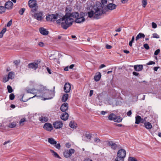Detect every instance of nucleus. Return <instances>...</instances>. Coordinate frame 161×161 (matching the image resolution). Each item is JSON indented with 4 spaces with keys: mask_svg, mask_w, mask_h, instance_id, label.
<instances>
[{
    "mask_svg": "<svg viewBox=\"0 0 161 161\" xmlns=\"http://www.w3.org/2000/svg\"><path fill=\"white\" fill-rule=\"evenodd\" d=\"M126 154V151L125 149H120L119 150L117 153V157L124 159Z\"/></svg>",
    "mask_w": 161,
    "mask_h": 161,
    "instance_id": "8",
    "label": "nucleus"
},
{
    "mask_svg": "<svg viewBox=\"0 0 161 161\" xmlns=\"http://www.w3.org/2000/svg\"><path fill=\"white\" fill-rule=\"evenodd\" d=\"M14 63L16 65H17L19 63V61L18 60H16L14 61Z\"/></svg>",
    "mask_w": 161,
    "mask_h": 161,
    "instance_id": "60",
    "label": "nucleus"
},
{
    "mask_svg": "<svg viewBox=\"0 0 161 161\" xmlns=\"http://www.w3.org/2000/svg\"><path fill=\"white\" fill-rule=\"evenodd\" d=\"M143 47L145 48V49L147 50H148L149 49V47L147 43H146L144 44Z\"/></svg>",
    "mask_w": 161,
    "mask_h": 161,
    "instance_id": "47",
    "label": "nucleus"
},
{
    "mask_svg": "<svg viewBox=\"0 0 161 161\" xmlns=\"http://www.w3.org/2000/svg\"><path fill=\"white\" fill-rule=\"evenodd\" d=\"M69 95L67 93L64 94L62 97V101L64 102H66L68 99Z\"/></svg>",
    "mask_w": 161,
    "mask_h": 161,
    "instance_id": "32",
    "label": "nucleus"
},
{
    "mask_svg": "<svg viewBox=\"0 0 161 161\" xmlns=\"http://www.w3.org/2000/svg\"><path fill=\"white\" fill-rule=\"evenodd\" d=\"M85 136L86 138L88 139H90L92 137L91 135L89 134H86L85 135Z\"/></svg>",
    "mask_w": 161,
    "mask_h": 161,
    "instance_id": "48",
    "label": "nucleus"
},
{
    "mask_svg": "<svg viewBox=\"0 0 161 161\" xmlns=\"http://www.w3.org/2000/svg\"><path fill=\"white\" fill-rule=\"evenodd\" d=\"M9 80V78L8 77V75H6L3 78V81L4 82H7Z\"/></svg>",
    "mask_w": 161,
    "mask_h": 161,
    "instance_id": "40",
    "label": "nucleus"
},
{
    "mask_svg": "<svg viewBox=\"0 0 161 161\" xmlns=\"http://www.w3.org/2000/svg\"><path fill=\"white\" fill-rule=\"evenodd\" d=\"M94 18L95 19H98L100 18V16L102 14L105 13V11L102 10L101 7H94Z\"/></svg>",
    "mask_w": 161,
    "mask_h": 161,
    "instance_id": "2",
    "label": "nucleus"
},
{
    "mask_svg": "<svg viewBox=\"0 0 161 161\" xmlns=\"http://www.w3.org/2000/svg\"><path fill=\"white\" fill-rule=\"evenodd\" d=\"M9 97L10 100H12L14 99L15 96L13 93H11L9 95Z\"/></svg>",
    "mask_w": 161,
    "mask_h": 161,
    "instance_id": "42",
    "label": "nucleus"
},
{
    "mask_svg": "<svg viewBox=\"0 0 161 161\" xmlns=\"http://www.w3.org/2000/svg\"><path fill=\"white\" fill-rule=\"evenodd\" d=\"M131 110H130L127 113V114L128 116H130L131 115Z\"/></svg>",
    "mask_w": 161,
    "mask_h": 161,
    "instance_id": "59",
    "label": "nucleus"
},
{
    "mask_svg": "<svg viewBox=\"0 0 161 161\" xmlns=\"http://www.w3.org/2000/svg\"><path fill=\"white\" fill-rule=\"evenodd\" d=\"M102 3L103 4H105L107 3V0H102Z\"/></svg>",
    "mask_w": 161,
    "mask_h": 161,
    "instance_id": "61",
    "label": "nucleus"
},
{
    "mask_svg": "<svg viewBox=\"0 0 161 161\" xmlns=\"http://www.w3.org/2000/svg\"><path fill=\"white\" fill-rule=\"evenodd\" d=\"M43 128L47 130L50 131L53 129V127L52 124L48 123H47L44 124Z\"/></svg>",
    "mask_w": 161,
    "mask_h": 161,
    "instance_id": "14",
    "label": "nucleus"
},
{
    "mask_svg": "<svg viewBox=\"0 0 161 161\" xmlns=\"http://www.w3.org/2000/svg\"><path fill=\"white\" fill-rule=\"evenodd\" d=\"M8 91L9 93H11L13 92V90L12 87L9 85H8L7 86Z\"/></svg>",
    "mask_w": 161,
    "mask_h": 161,
    "instance_id": "39",
    "label": "nucleus"
},
{
    "mask_svg": "<svg viewBox=\"0 0 161 161\" xmlns=\"http://www.w3.org/2000/svg\"><path fill=\"white\" fill-rule=\"evenodd\" d=\"M8 77L9 78V79H13L14 78V72H9L8 75Z\"/></svg>",
    "mask_w": 161,
    "mask_h": 161,
    "instance_id": "33",
    "label": "nucleus"
},
{
    "mask_svg": "<svg viewBox=\"0 0 161 161\" xmlns=\"http://www.w3.org/2000/svg\"><path fill=\"white\" fill-rule=\"evenodd\" d=\"M87 14L88 17L91 18L93 17L94 18V14L93 11L92 10L91 11L88 12Z\"/></svg>",
    "mask_w": 161,
    "mask_h": 161,
    "instance_id": "34",
    "label": "nucleus"
},
{
    "mask_svg": "<svg viewBox=\"0 0 161 161\" xmlns=\"http://www.w3.org/2000/svg\"><path fill=\"white\" fill-rule=\"evenodd\" d=\"M40 33L42 35H47L48 34V31L44 28H40L39 29Z\"/></svg>",
    "mask_w": 161,
    "mask_h": 161,
    "instance_id": "20",
    "label": "nucleus"
},
{
    "mask_svg": "<svg viewBox=\"0 0 161 161\" xmlns=\"http://www.w3.org/2000/svg\"><path fill=\"white\" fill-rule=\"evenodd\" d=\"M68 108V104L67 103H64L60 107V109L62 112H65Z\"/></svg>",
    "mask_w": 161,
    "mask_h": 161,
    "instance_id": "16",
    "label": "nucleus"
},
{
    "mask_svg": "<svg viewBox=\"0 0 161 161\" xmlns=\"http://www.w3.org/2000/svg\"><path fill=\"white\" fill-rule=\"evenodd\" d=\"M49 58L51 60H54L56 59V58L54 57V55H51L49 56Z\"/></svg>",
    "mask_w": 161,
    "mask_h": 161,
    "instance_id": "53",
    "label": "nucleus"
},
{
    "mask_svg": "<svg viewBox=\"0 0 161 161\" xmlns=\"http://www.w3.org/2000/svg\"><path fill=\"white\" fill-rule=\"evenodd\" d=\"M106 47L108 49H111L112 48V46L110 45H106Z\"/></svg>",
    "mask_w": 161,
    "mask_h": 161,
    "instance_id": "63",
    "label": "nucleus"
},
{
    "mask_svg": "<svg viewBox=\"0 0 161 161\" xmlns=\"http://www.w3.org/2000/svg\"><path fill=\"white\" fill-rule=\"evenodd\" d=\"M132 73L134 75L136 76H138L139 74V73L136 72H133Z\"/></svg>",
    "mask_w": 161,
    "mask_h": 161,
    "instance_id": "62",
    "label": "nucleus"
},
{
    "mask_svg": "<svg viewBox=\"0 0 161 161\" xmlns=\"http://www.w3.org/2000/svg\"><path fill=\"white\" fill-rule=\"evenodd\" d=\"M50 151L51 153H52L53 155V157L55 158H58L59 159H61V158L60 156L58 154L53 150L51 149Z\"/></svg>",
    "mask_w": 161,
    "mask_h": 161,
    "instance_id": "27",
    "label": "nucleus"
},
{
    "mask_svg": "<svg viewBox=\"0 0 161 161\" xmlns=\"http://www.w3.org/2000/svg\"><path fill=\"white\" fill-rule=\"evenodd\" d=\"M134 39L135 37L134 36H132V38L131 40L129 42V44L130 47H131L132 46V44L133 42L134 41Z\"/></svg>",
    "mask_w": 161,
    "mask_h": 161,
    "instance_id": "41",
    "label": "nucleus"
},
{
    "mask_svg": "<svg viewBox=\"0 0 161 161\" xmlns=\"http://www.w3.org/2000/svg\"><path fill=\"white\" fill-rule=\"evenodd\" d=\"M155 64V62H154L152 61H150L147 64V65H150L152 64Z\"/></svg>",
    "mask_w": 161,
    "mask_h": 161,
    "instance_id": "50",
    "label": "nucleus"
},
{
    "mask_svg": "<svg viewBox=\"0 0 161 161\" xmlns=\"http://www.w3.org/2000/svg\"><path fill=\"white\" fill-rule=\"evenodd\" d=\"M145 37V35L144 34L142 33H139L136 36V40L137 41L140 38H144Z\"/></svg>",
    "mask_w": 161,
    "mask_h": 161,
    "instance_id": "28",
    "label": "nucleus"
},
{
    "mask_svg": "<svg viewBox=\"0 0 161 161\" xmlns=\"http://www.w3.org/2000/svg\"><path fill=\"white\" fill-rule=\"evenodd\" d=\"M27 93L33 94H37L38 95L37 96V97H40L41 96V95L40 94L41 93V92L40 90H38L34 88L33 89H29L27 88L26 89Z\"/></svg>",
    "mask_w": 161,
    "mask_h": 161,
    "instance_id": "7",
    "label": "nucleus"
},
{
    "mask_svg": "<svg viewBox=\"0 0 161 161\" xmlns=\"http://www.w3.org/2000/svg\"><path fill=\"white\" fill-rule=\"evenodd\" d=\"M108 118L110 120H113L118 123L120 122L122 119L119 116H116L114 114L111 113L108 116Z\"/></svg>",
    "mask_w": 161,
    "mask_h": 161,
    "instance_id": "3",
    "label": "nucleus"
},
{
    "mask_svg": "<svg viewBox=\"0 0 161 161\" xmlns=\"http://www.w3.org/2000/svg\"><path fill=\"white\" fill-rule=\"evenodd\" d=\"M144 124L145 127L147 129H151L152 128L151 123L148 122H145Z\"/></svg>",
    "mask_w": 161,
    "mask_h": 161,
    "instance_id": "24",
    "label": "nucleus"
},
{
    "mask_svg": "<svg viewBox=\"0 0 161 161\" xmlns=\"http://www.w3.org/2000/svg\"><path fill=\"white\" fill-rule=\"evenodd\" d=\"M101 76V73L100 72H98L94 76V79L96 81H98L100 79Z\"/></svg>",
    "mask_w": 161,
    "mask_h": 161,
    "instance_id": "23",
    "label": "nucleus"
},
{
    "mask_svg": "<svg viewBox=\"0 0 161 161\" xmlns=\"http://www.w3.org/2000/svg\"><path fill=\"white\" fill-rule=\"evenodd\" d=\"M25 8H21L19 11V14L21 15H22L25 12Z\"/></svg>",
    "mask_w": 161,
    "mask_h": 161,
    "instance_id": "46",
    "label": "nucleus"
},
{
    "mask_svg": "<svg viewBox=\"0 0 161 161\" xmlns=\"http://www.w3.org/2000/svg\"><path fill=\"white\" fill-rule=\"evenodd\" d=\"M53 125L55 128L59 129L62 127L63 124L62 122L57 121L54 122Z\"/></svg>",
    "mask_w": 161,
    "mask_h": 161,
    "instance_id": "13",
    "label": "nucleus"
},
{
    "mask_svg": "<svg viewBox=\"0 0 161 161\" xmlns=\"http://www.w3.org/2000/svg\"><path fill=\"white\" fill-rule=\"evenodd\" d=\"M152 27L153 28H156L157 27V24L154 22L152 23Z\"/></svg>",
    "mask_w": 161,
    "mask_h": 161,
    "instance_id": "54",
    "label": "nucleus"
},
{
    "mask_svg": "<svg viewBox=\"0 0 161 161\" xmlns=\"http://www.w3.org/2000/svg\"><path fill=\"white\" fill-rule=\"evenodd\" d=\"M84 161H92V160L88 158H85Z\"/></svg>",
    "mask_w": 161,
    "mask_h": 161,
    "instance_id": "64",
    "label": "nucleus"
},
{
    "mask_svg": "<svg viewBox=\"0 0 161 161\" xmlns=\"http://www.w3.org/2000/svg\"><path fill=\"white\" fill-rule=\"evenodd\" d=\"M83 13H81L79 17H78L75 20V22L77 23H81L84 22L85 20V19L84 17V16L83 15Z\"/></svg>",
    "mask_w": 161,
    "mask_h": 161,
    "instance_id": "12",
    "label": "nucleus"
},
{
    "mask_svg": "<svg viewBox=\"0 0 161 161\" xmlns=\"http://www.w3.org/2000/svg\"><path fill=\"white\" fill-rule=\"evenodd\" d=\"M66 146L67 148H69L71 147V144L69 143H67L66 144Z\"/></svg>",
    "mask_w": 161,
    "mask_h": 161,
    "instance_id": "58",
    "label": "nucleus"
},
{
    "mask_svg": "<svg viewBox=\"0 0 161 161\" xmlns=\"http://www.w3.org/2000/svg\"><path fill=\"white\" fill-rule=\"evenodd\" d=\"M36 1L34 0H30L29 1V5L30 8H34L36 6Z\"/></svg>",
    "mask_w": 161,
    "mask_h": 161,
    "instance_id": "19",
    "label": "nucleus"
},
{
    "mask_svg": "<svg viewBox=\"0 0 161 161\" xmlns=\"http://www.w3.org/2000/svg\"><path fill=\"white\" fill-rule=\"evenodd\" d=\"M69 126L72 128H76L77 127V124L74 121H71L69 123Z\"/></svg>",
    "mask_w": 161,
    "mask_h": 161,
    "instance_id": "30",
    "label": "nucleus"
},
{
    "mask_svg": "<svg viewBox=\"0 0 161 161\" xmlns=\"http://www.w3.org/2000/svg\"><path fill=\"white\" fill-rule=\"evenodd\" d=\"M69 15L70 17H73V18L77 19L78 17H79L80 15L78 12H75L70 14Z\"/></svg>",
    "mask_w": 161,
    "mask_h": 161,
    "instance_id": "25",
    "label": "nucleus"
},
{
    "mask_svg": "<svg viewBox=\"0 0 161 161\" xmlns=\"http://www.w3.org/2000/svg\"><path fill=\"white\" fill-rule=\"evenodd\" d=\"M60 18V16L58 14H51L47 16L46 17V20L47 21L54 22L58 18Z\"/></svg>",
    "mask_w": 161,
    "mask_h": 161,
    "instance_id": "5",
    "label": "nucleus"
},
{
    "mask_svg": "<svg viewBox=\"0 0 161 161\" xmlns=\"http://www.w3.org/2000/svg\"><path fill=\"white\" fill-rule=\"evenodd\" d=\"M38 45L41 47H42L44 46V43L42 42H40L39 43Z\"/></svg>",
    "mask_w": 161,
    "mask_h": 161,
    "instance_id": "57",
    "label": "nucleus"
},
{
    "mask_svg": "<svg viewBox=\"0 0 161 161\" xmlns=\"http://www.w3.org/2000/svg\"><path fill=\"white\" fill-rule=\"evenodd\" d=\"M68 113L65 112L62 114L61 118L62 120L65 121L68 119Z\"/></svg>",
    "mask_w": 161,
    "mask_h": 161,
    "instance_id": "22",
    "label": "nucleus"
},
{
    "mask_svg": "<svg viewBox=\"0 0 161 161\" xmlns=\"http://www.w3.org/2000/svg\"><path fill=\"white\" fill-rule=\"evenodd\" d=\"M7 29L6 28H4L0 32V38H2L3 37V34L6 31Z\"/></svg>",
    "mask_w": 161,
    "mask_h": 161,
    "instance_id": "37",
    "label": "nucleus"
},
{
    "mask_svg": "<svg viewBox=\"0 0 161 161\" xmlns=\"http://www.w3.org/2000/svg\"><path fill=\"white\" fill-rule=\"evenodd\" d=\"M16 125V123L15 122H13L9 124L8 127L10 128H13L15 127Z\"/></svg>",
    "mask_w": 161,
    "mask_h": 161,
    "instance_id": "35",
    "label": "nucleus"
},
{
    "mask_svg": "<svg viewBox=\"0 0 161 161\" xmlns=\"http://www.w3.org/2000/svg\"><path fill=\"white\" fill-rule=\"evenodd\" d=\"M12 23V20H11L10 21H9L7 23V27H9L11 25Z\"/></svg>",
    "mask_w": 161,
    "mask_h": 161,
    "instance_id": "55",
    "label": "nucleus"
},
{
    "mask_svg": "<svg viewBox=\"0 0 161 161\" xmlns=\"http://www.w3.org/2000/svg\"><path fill=\"white\" fill-rule=\"evenodd\" d=\"M107 142L108 145L111 147V148L113 150L116 149L119 146L112 141H107Z\"/></svg>",
    "mask_w": 161,
    "mask_h": 161,
    "instance_id": "11",
    "label": "nucleus"
},
{
    "mask_svg": "<svg viewBox=\"0 0 161 161\" xmlns=\"http://www.w3.org/2000/svg\"><path fill=\"white\" fill-rule=\"evenodd\" d=\"M48 142L52 145L56 144L57 143V142L53 138H49L48 139Z\"/></svg>",
    "mask_w": 161,
    "mask_h": 161,
    "instance_id": "29",
    "label": "nucleus"
},
{
    "mask_svg": "<svg viewBox=\"0 0 161 161\" xmlns=\"http://www.w3.org/2000/svg\"><path fill=\"white\" fill-rule=\"evenodd\" d=\"M46 95H44L46 97V98H45V100L49 99L52 98L54 96L53 92L51 91L47 90L46 92Z\"/></svg>",
    "mask_w": 161,
    "mask_h": 161,
    "instance_id": "10",
    "label": "nucleus"
},
{
    "mask_svg": "<svg viewBox=\"0 0 161 161\" xmlns=\"http://www.w3.org/2000/svg\"><path fill=\"white\" fill-rule=\"evenodd\" d=\"M26 119L25 118H22L19 122V124L20 125L22 126L24 125V122L26 121Z\"/></svg>",
    "mask_w": 161,
    "mask_h": 161,
    "instance_id": "36",
    "label": "nucleus"
},
{
    "mask_svg": "<svg viewBox=\"0 0 161 161\" xmlns=\"http://www.w3.org/2000/svg\"><path fill=\"white\" fill-rule=\"evenodd\" d=\"M64 89L65 92L67 93L69 92L71 89L70 84L69 83H66L64 85Z\"/></svg>",
    "mask_w": 161,
    "mask_h": 161,
    "instance_id": "15",
    "label": "nucleus"
},
{
    "mask_svg": "<svg viewBox=\"0 0 161 161\" xmlns=\"http://www.w3.org/2000/svg\"><path fill=\"white\" fill-rule=\"evenodd\" d=\"M117 5L113 3H110L106 5L104 8L105 12H109L117 8Z\"/></svg>",
    "mask_w": 161,
    "mask_h": 161,
    "instance_id": "4",
    "label": "nucleus"
},
{
    "mask_svg": "<svg viewBox=\"0 0 161 161\" xmlns=\"http://www.w3.org/2000/svg\"><path fill=\"white\" fill-rule=\"evenodd\" d=\"M135 70L137 71L142 70L143 69V66L142 65H136L134 66Z\"/></svg>",
    "mask_w": 161,
    "mask_h": 161,
    "instance_id": "21",
    "label": "nucleus"
},
{
    "mask_svg": "<svg viewBox=\"0 0 161 161\" xmlns=\"http://www.w3.org/2000/svg\"><path fill=\"white\" fill-rule=\"evenodd\" d=\"M153 37L154 38H159V36L157 33H153Z\"/></svg>",
    "mask_w": 161,
    "mask_h": 161,
    "instance_id": "45",
    "label": "nucleus"
},
{
    "mask_svg": "<svg viewBox=\"0 0 161 161\" xmlns=\"http://www.w3.org/2000/svg\"><path fill=\"white\" fill-rule=\"evenodd\" d=\"M160 52V50L159 49H158L155 51L154 52V54L155 55H157Z\"/></svg>",
    "mask_w": 161,
    "mask_h": 161,
    "instance_id": "52",
    "label": "nucleus"
},
{
    "mask_svg": "<svg viewBox=\"0 0 161 161\" xmlns=\"http://www.w3.org/2000/svg\"><path fill=\"white\" fill-rule=\"evenodd\" d=\"M55 145H54V147L56 148H57V149H59L60 148V147H61V146H60V145L59 143H58V144H54Z\"/></svg>",
    "mask_w": 161,
    "mask_h": 161,
    "instance_id": "49",
    "label": "nucleus"
},
{
    "mask_svg": "<svg viewBox=\"0 0 161 161\" xmlns=\"http://www.w3.org/2000/svg\"><path fill=\"white\" fill-rule=\"evenodd\" d=\"M13 3L10 1L6 2L5 4V7L6 9H10L12 8Z\"/></svg>",
    "mask_w": 161,
    "mask_h": 161,
    "instance_id": "17",
    "label": "nucleus"
},
{
    "mask_svg": "<svg viewBox=\"0 0 161 161\" xmlns=\"http://www.w3.org/2000/svg\"><path fill=\"white\" fill-rule=\"evenodd\" d=\"M40 120L42 122L45 123L48 120V118L47 117L44 116H41L39 118Z\"/></svg>",
    "mask_w": 161,
    "mask_h": 161,
    "instance_id": "26",
    "label": "nucleus"
},
{
    "mask_svg": "<svg viewBox=\"0 0 161 161\" xmlns=\"http://www.w3.org/2000/svg\"><path fill=\"white\" fill-rule=\"evenodd\" d=\"M73 21V19L68 14H66L62 18L58 19L56 22L58 24H61L62 27L66 30L72 25Z\"/></svg>",
    "mask_w": 161,
    "mask_h": 161,
    "instance_id": "1",
    "label": "nucleus"
},
{
    "mask_svg": "<svg viewBox=\"0 0 161 161\" xmlns=\"http://www.w3.org/2000/svg\"><path fill=\"white\" fill-rule=\"evenodd\" d=\"M75 150L74 149H70L69 150H67L63 152L64 156L66 158H68L70 157L72 154L74 153Z\"/></svg>",
    "mask_w": 161,
    "mask_h": 161,
    "instance_id": "6",
    "label": "nucleus"
},
{
    "mask_svg": "<svg viewBox=\"0 0 161 161\" xmlns=\"http://www.w3.org/2000/svg\"><path fill=\"white\" fill-rule=\"evenodd\" d=\"M136 121L135 124H139L141 122V117L140 116L137 115L135 117Z\"/></svg>",
    "mask_w": 161,
    "mask_h": 161,
    "instance_id": "31",
    "label": "nucleus"
},
{
    "mask_svg": "<svg viewBox=\"0 0 161 161\" xmlns=\"http://www.w3.org/2000/svg\"><path fill=\"white\" fill-rule=\"evenodd\" d=\"M29 68L36 70L38 68V65L37 63H31L28 64Z\"/></svg>",
    "mask_w": 161,
    "mask_h": 161,
    "instance_id": "18",
    "label": "nucleus"
},
{
    "mask_svg": "<svg viewBox=\"0 0 161 161\" xmlns=\"http://www.w3.org/2000/svg\"><path fill=\"white\" fill-rule=\"evenodd\" d=\"M43 12L42 11H39L35 13L34 14V17L35 19L38 21H42L43 18Z\"/></svg>",
    "mask_w": 161,
    "mask_h": 161,
    "instance_id": "9",
    "label": "nucleus"
},
{
    "mask_svg": "<svg viewBox=\"0 0 161 161\" xmlns=\"http://www.w3.org/2000/svg\"><path fill=\"white\" fill-rule=\"evenodd\" d=\"M100 140L97 137V138H95L94 139V141L96 143H97L98 142H100Z\"/></svg>",
    "mask_w": 161,
    "mask_h": 161,
    "instance_id": "51",
    "label": "nucleus"
},
{
    "mask_svg": "<svg viewBox=\"0 0 161 161\" xmlns=\"http://www.w3.org/2000/svg\"><path fill=\"white\" fill-rule=\"evenodd\" d=\"M124 159L117 157L116 158L114 161H124Z\"/></svg>",
    "mask_w": 161,
    "mask_h": 161,
    "instance_id": "43",
    "label": "nucleus"
},
{
    "mask_svg": "<svg viewBox=\"0 0 161 161\" xmlns=\"http://www.w3.org/2000/svg\"><path fill=\"white\" fill-rule=\"evenodd\" d=\"M147 118V117H145L144 119H142L141 118L140 123H145V122H146V119Z\"/></svg>",
    "mask_w": 161,
    "mask_h": 161,
    "instance_id": "56",
    "label": "nucleus"
},
{
    "mask_svg": "<svg viewBox=\"0 0 161 161\" xmlns=\"http://www.w3.org/2000/svg\"><path fill=\"white\" fill-rule=\"evenodd\" d=\"M5 8L3 6H0V14H2L5 11Z\"/></svg>",
    "mask_w": 161,
    "mask_h": 161,
    "instance_id": "38",
    "label": "nucleus"
},
{
    "mask_svg": "<svg viewBox=\"0 0 161 161\" xmlns=\"http://www.w3.org/2000/svg\"><path fill=\"white\" fill-rule=\"evenodd\" d=\"M142 6L143 7H145L147 4V1L146 0H142Z\"/></svg>",
    "mask_w": 161,
    "mask_h": 161,
    "instance_id": "44",
    "label": "nucleus"
}]
</instances>
